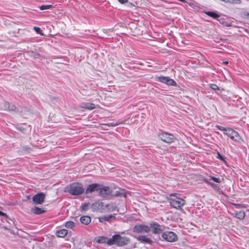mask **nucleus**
<instances>
[{
  "instance_id": "obj_12",
  "label": "nucleus",
  "mask_w": 249,
  "mask_h": 249,
  "mask_svg": "<svg viewBox=\"0 0 249 249\" xmlns=\"http://www.w3.org/2000/svg\"><path fill=\"white\" fill-rule=\"evenodd\" d=\"M45 195L43 193H39L33 197V201L36 204H42L45 200Z\"/></svg>"
},
{
  "instance_id": "obj_14",
  "label": "nucleus",
  "mask_w": 249,
  "mask_h": 249,
  "mask_svg": "<svg viewBox=\"0 0 249 249\" xmlns=\"http://www.w3.org/2000/svg\"><path fill=\"white\" fill-rule=\"evenodd\" d=\"M135 238L138 241L142 243L152 245L153 243L152 240L146 235H139L137 237H135Z\"/></svg>"
},
{
  "instance_id": "obj_26",
  "label": "nucleus",
  "mask_w": 249,
  "mask_h": 249,
  "mask_svg": "<svg viewBox=\"0 0 249 249\" xmlns=\"http://www.w3.org/2000/svg\"><path fill=\"white\" fill-rule=\"evenodd\" d=\"M52 7H53V5H50V4L42 5L39 7V9L41 10H47V9H50L52 8Z\"/></svg>"
},
{
  "instance_id": "obj_19",
  "label": "nucleus",
  "mask_w": 249,
  "mask_h": 249,
  "mask_svg": "<svg viewBox=\"0 0 249 249\" xmlns=\"http://www.w3.org/2000/svg\"><path fill=\"white\" fill-rule=\"evenodd\" d=\"M234 216L239 219H243L245 216V213L243 211H237L235 213Z\"/></svg>"
},
{
  "instance_id": "obj_24",
  "label": "nucleus",
  "mask_w": 249,
  "mask_h": 249,
  "mask_svg": "<svg viewBox=\"0 0 249 249\" xmlns=\"http://www.w3.org/2000/svg\"><path fill=\"white\" fill-rule=\"evenodd\" d=\"M65 226L67 228L72 229L75 226V223L71 221H67Z\"/></svg>"
},
{
  "instance_id": "obj_13",
  "label": "nucleus",
  "mask_w": 249,
  "mask_h": 249,
  "mask_svg": "<svg viewBox=\"0 0 249 249\" xmlns=\"http://www.w3.org/2000/svg\"><path fill=\"white\" fill-rule=\"evenodd\" d=\"M92 211H102L105 209L104 204L102 202L97 201L93 203L91 205Z\"/></svg>"
},
{
  "instance_id": "obj_36",
  "label": "nucleus",
  "mask_w": 249,
  "mask_h": 249,
  "mask_svg": "<svg viewBox=\"0 0 249 249\" xmlns=\"http://www.w3.org/2000/svg\"><path fill=\"white\" fill-rule=\"evenodd\" d=\"M223 63H224V64H228V62H224Z\"/></svg>"
},
{
  "instance_id": "obj_31",
  "label": "nucleus",
  "mask_w": 249,
  "mask_h": 249,
  "mask_svg": "<svg viewBox=\"0 0 249 249\" xmlns=\"http://www.w3.org/2000/svg\"><path fill=\"white\" fill-rule=\"evenodd\" d=\"M210 87L212 89H213L214 90L219 89V87L216 84H211Z\"/></svg>"
},
{
  "instance_id": "obj_11",
  "label": "nucleus",
  "mask_w": 249,
  "mask_h": 249,
  "mask_svg": "<svg viewBox=\"0 0 249 249\" xmlns=\"http://www.w3.org/2000/svg\"><path fill=\"white\" fill-rule=\"evenodd\" d=\"M100 184L98 183H92L89 185L85 190V194L88 195L94 192H98L100 190Z\"/></svg>"
},
{
  "instance_id": "obj_29",
  "label": "nucleus",
  "mask_w": 249,
  "mask_h": 249,
  "mask_svg": "<svg viewBox=\"0 0 249 249\" xmlns=\"http://www.w3.org/2000/svg\"><path fill=\"white\" fill-rule=\"evenodd\" d=\"M34 30L36 31V32L38 34L42 35L41 33L42 30L40 28L37 27H34L33 28Z\"/></svg>"
},
{
  "instance_id": "obj_28",
  "label": "nucleus",
  "mask_w": 249,
  "mask_h": 249,
  "mask_svg": "<svg viewBox=\"0 0 249 249\" xmlns=\"http://www.w3.org/2000/svg\"><path fill=\"white\" fill-rule=\"evenodd\" d=\"M107 238L106 237H100L99 239H98V242L99 243H105V242H107Z\"/></svg>"
},
{
  "instance_id": "obj_25",
  "label": "nucleus",
  "mask_w": 249,
  "mask_h": 249,
  "mask_svg": "<svg viewBox=\"0 0 249 249\" xmlns=\"http://www.w3.org/2000/svg\"><path fill=\"white\" fill-rule=\"evenodd\" d=\"M113 216L112 215H109L107 216H105L104 217H101L99 219V221L101 222H103L104 221H108Z\"/></svg>"
},
{
  "instance_id": "obj_7",
  "label": "nucleus",
  "mask_w": 249,
  "mask_h": 249,
  "mask_svg": "<svg viewBox=\"0 0 249 249\" xmlns=\"http://www.w3.org/2000/svg\"><path fill=\"white\" fill-rule=\"evenodd\" d=\"M159 137L162 141L166 143H171L175 139V137L173 134L164 132L159 133Z\"/></svg>"
},
{
  "instance_id": "obj_1",
  "label": "nucleus",
  "mask_w": 249,
  "mask_h": 249,
  "mask_svg": "<svg viewBox=\"0 0 249 249\" xmlns=\"http://www.w3.org/2000/svg\"><path fill=\"white\" fill-rule=\"evenodd\" d=\"M215 127L222 131L224 134L229 137L235 143H240L243 141L238 132L231 128L224 127L219 125H216Z\"/></svg>"
},
{
  "instance_id": "obj_10",
  "label": "nucleus",
  "mask_w": 249,
  "mask_h": 249,
  "mask_svg": "<svg viewBox=\"0 0 249 249\" xmlns=\"http://www.w3.org/2000/svg\"><path fill=\"white\" fill-rule=\"evenodd\" d=\"M133 231L134 232L137 233H142L143 232L148 233L150 231V229L148 226L143 224H138L134 227Z\"/></svg>"
},
{
  "instance_id": "obj_2",
  "label": "nucleus",
  "mask_w": 249,
  "mask_h": 249,
  "mask_svg": "<svg viewBox=\"0 0 249 249\" xmlns=\"http://www.w3.org/2000/svg\"><path fill=\"white\" fill-rule=\"evenodd\" d=\"M129 242L127 237L121 236L120 234L113 235L111 238L107 239V244L109 245H116L119 247H122L127 245Z\"/></svg>"
},
{
  "instance_id": "obj_4",
  "label": "nucleus",
  "mask_w": 249,
  "mask_h": 249,
  "mask_svg": "<svg viewBox=\"0 0 249 249\" xmlns=\"http://www.w3.org/2000/svg\"><path fill=\"white\" fill-rule=\"evenodd\" d=\"M169 200L170 205L177 209H180L185 204V200L176 194L170 195Z\"/></svg>"
},
{
  "instance_id": "obj_20",
  "label": "nucleus",
  "mask_w": 249,
  "mask_h": 249,
  "mask_svg": "<svg viewBox=\"0 0 249 249\" xmlns=\"http://www.w3.org/2000/svg\"><path fill=\"white\" fill-rule=\"evenodd\" d=\"M68 234V231L66 229H62L56 232V235L58 237H64Z\"/></svg>"
},
{
  "instance_id": "obj_17",
  "label": "nucleus",
  "mask_w": 249,
  "mask_h": 249,
  "mask_svg": "<svg viewBox=\"0 0 249 249\" xmlns=\"http://www.w3.org/2000/svg\"><path fill=\"white\" fill-rule=\"evenodd\" d=\"M81 107L88 110H92L95 108V105L93 103H86L82 105Z\"/></svg>"
},
{
  "instance_id": "obj_22",
  "label": "nucleus",
  "mask_w": 249,
  "mask_h": 249,
  "mask_svg": "<svg viewBox=\"0 0 249 249\" xmlns=\"http://www.w3.org/2000/svg\"><path fill=\"white\" fill-rule=\"evenodd\" d=\"M206 14L209 16L213 18H217L220 17V16L217 13L214 12H206Z\"/></svg>"
},
{
  "instance_id": "obj_15",
  "label": "nucleus",
  "mask_w": 249,
  "mask_h": 249,
  "mask_svg": "<svg viewBox=\"0 0 249 249\" xmlns=\"http://www.w3.org/2000/svg\"><path fill=\"white\" fill-rule=\"evenodd\" d=\"M1 107L3 110L9 111L15 110L16 108L15 106L6 101L2 103Z\"/></svg>"
},
{
  "instance_id": "obj_21",
  "label": "nucleus",
  "mask_w": 249,
  "mask_h": 249,
  "mask_svg": "<svg viewBox=\"0 0 249 249\" xmlns=\"http://www.w3.org/2000/svg\"><path fill=\"white\" fill-rule=\"evenodd\" d=\"M91 204L89 202H87L82 203L81 205V208L82 211H86L88 210L90 208H91Z\"/></svg>"
},
{
  "instance_id": "obj_33",
  "label": "nucleus",
  "mask_w": 249,
  "mask_h": 249,
  "mask_svg": "<svg viewBox=\"0 0 249 249\" xmlns=\"http://www.w3.org/2000/svg\"><path fill=\"white\" fill-rule=\"evenodd\" d=\"M236 208H240L244 207V205L241 204H233Z\"/></svg>"
},
{
  "instance_id": "obj_18",
  "label": "nucleus",
  "mask_w": 249,
  "mask_h": 249,
  "mask_svg": "<svg viewBox=\"0 0 249 249\" xmlns=\"http://www.w3.org/2000/svg\"><path fill=\"white\" fill-rule=\"evenodd\" d=\"M32 212L36 214H41L44 213L45 211L43 208H40L38 207H35L32 209Z\"/></svg>"
},
{
  "instance_id": "obj_16",
  "label": "nucleus",
  "mask_w": 249,
  "mask_h": 249,
  "mask_svg": "<svg viewBox=\"0 0 249 249\" xmlns=\"http://www.w3.org/2000/svg\"><path fill=\"white\" fill-rule=\"evenodd\" d=\"M91 218L88 215L82 216L80 218V222L85 225H88L91 222Z\"/></svg>"
},
{
  "instance_id": "obj_30",
  "label": "nucleus",
  "mask_w": 249,
  "mask_h": 249,
  "mask_svg": "<svg viewBox=\"0 0 249 249\" xmlns=\"http://www.w3.org/2000/svg\"><path fill=\"white\" fill-rule=\"evenodd\" d=\"M210 178H211V179L212 180H213L215 182L220 183L221 182V180L219 178H215L214 177H213V176H210Z\"/></svg>"
},
{
  "instance_id": "obj_3",
  "label": "nucleus",
  "mask_w": 249,
  "mask_h": 249,
  "mask_svg": "<svg viewBox=\"0 0 249 249\" xmlns=\"http://www.w3.org/2000/svg\"><path fill=\"white\" fill-rule=\"evenodd\" d=\"M85 189L82 183L74 182L70 184L66 187L65 192H68L73 196H79L85 192Z\"/></svg>"
},
{
  "instance_id": "obj_34",
  "label": "nucleus",
  "mask_w": 249,
  "mask_h": 249,
  "mask_svg": "<svg viewBox=\"0 0 249 249\" xmlns=\"http://www.w3.org/2000/svg\"><path fill=\"white\" fill-rule=\"evenodd\" d=\"M118 1L121 4H124L128 2V0H118Z\"/></svg>"
},
{
  "instance_id": "obj_5",
  "label": "nucleus",
  "mask_w": 249,
  "mask_h": 249,
  "mask_svg": "<svg viewBox=\"0 0 249 249\" xmlns=\"http://www.w3.org/2000/svg\"><path fill=\"white\" fill-rule=\"evenodd\" d=\"M161 237L164 240L169 242H174L178 239L177 234L172 231H166L163 232Z\"/></svg>"
},
{
  "instance_id": "obj_23",
  "label": "nucleus",
  "mask_w": 249,
  "mask_h": 249,
  "mask_svg": "<svg viewBox=\"0 0 249 249\" xmlns=\"http://www.w3.org/2000/svg\"><path fill=\"white\" fill-rule=\"evenodd\" d=\"M204 181L206 183L209 184L213 189H214V190L220 189L219 187L217 185L215 184L214 183H213L212 182L209 181L207 179H205Z\"/></svg>"
},
{
  "instance_id": "obj_35",
  "label": "nucleus",
  "mask_w": 249,
  "mask_h": 249,
  "mask_svg": "<svg viewBox=\"0 0 249 249\" xmlns=\"http://www.w3.org/2000/svg\"><path fill=\"white\" fill-rule=\"evenodd\" d=\"M217 158L221 160H223L224 159L223 156H221L219 153H217Z\"/></svg>"
},
{
  "instance_id": "obj_9",
  "label": "nucleus",
  "mask_w": 249,
  "mask_h": 249,
  "mask_svg": "<svg viewBox=\"0 0 249 249\" xmlns=\"http://www.w3.org/2000/svg\"><path fill=\"white\" fill-rule=\"evenodd\" d=\"M150 229L152 230V233L155 234L160 233L163 230L164 226L160 225L158 223L153 222L150 224Z\"/></svg>"
},
{
  "instance_id": "obj_27",
  "label": "nucleus",
  "mask_w": 249,
  "mask_h": 249,
  "mask_svg": "<svg viewBox=\"0 0 249 249\" xmlns=\"http://www.w3.org/2000/svg\"><path fill=\"white\" fill-rule=\"evenodd\" d=\"M121 124L119 122H111L107 124H105V125H107L108 126H116L117 125H118Z\"/></svg>"
},
{
  "instance_id": "obj_8",
  "label": "nucleus",
  "mask_w": 249,
  "mask_h": 249,
  "mask_svg": "<svg viewBox=\"0 0 249 249\" xmlns=\"http://www.w3.org/2000/svg\"><path fill=\"white\" fill-rule=\"evenodd\" d=\"M157 81L160 83L165 84L168 86H177L176 82L168 76H158L157 77Z\"/></svg>"
},
{
  "instance_id": "obj_32",
  "label": "nucleus",
  "mask_w": 249,
  "mask_h": 249,
  "mask_svg": "<svg viewBox=\"0 0 249 249\" xmlns=\"http://www.w3.org/2000/svg\"><path fill=\"white\" fill-rule=\"evenodd\" d=\"M0 216H2L4 219H7L8 218V215L6 213H3L0 211Z\"/></svg>"
},
{
  "instance_id": "obj_6",
  "label": "nucleus",
  "mask_w": 249,
  "mask_h": 249,
  "mask_svg": "<svg viewBox=\"0 0 249 249\" xmlns=\"http://www.w3.org/2000/svg\"><path fill=\"white\" fill-rule=\"evenodd\" d=\"M112 191L108 186H104L100 184V190L98 191V196L103 198H107L111 196Z\"/></svg>"
}]
</instances>
